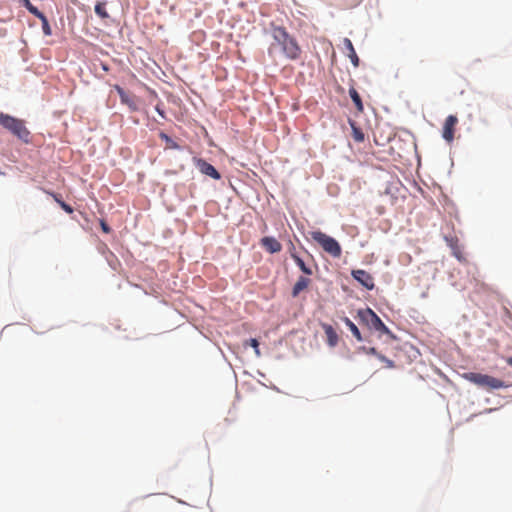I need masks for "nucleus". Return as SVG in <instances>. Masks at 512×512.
Masks as SVG:
<instances>
[{
  "label": "nucleus",
  "mask_w": 512,
  "mask_h": 512,
  "mask_svg": "<svg viewBox=\"0 0 512 512\" xmlns=\"http://www.w3.org/2000/svg\"><path fill=\"white\" fill-rule=\"evenodd\" d=\"M20 2L31 14H33L36 17L42 13L41 11L38 10L36 6H34L30 2V0H20Z\"/></svg>",
  "instance_id": "6ab92c4d"
},
{
  "label": "nucleus",
  "mask_w": 512,
  "mask_h": 512,
  "mask_svg": "<svg viewBox=\"0 0 512 512\" xmlns=\"http://www.w3.org/2000/svg\"><path fill=\"white\" fill-rule=\"evenodd\" d=\"M105 6V2H97V4L95 5V13L102 19H106L109 17Z\"/></svg>",
  "instance_id": "f3484780"
},
{
  "label": "nucleus",
  "mask_w": 512,
  "mask_h": 512,
  "mask_svg": "<svg viewBox=\"0 0 512 512\" xmlns=\"http://www.w3.org/2000/svg\"><path fill=\"white\" fill-rule=\"evenodd\" d=\"M353 138L357 142H362L364 140L363 132L359 128H356L354 126H353Z\"/></svg>",
  "instance_id": "aec40b11"
},
{
  "label": "nucleus",
  "mask_w": 512,
  "mask_h": 512,
  "mask_svg": "<svg viewBox=\"0 0 512 512\" xmlns=\"http://www.w3.org/2000/svg\"><path fill=\"white\" fill-rule=\"evenodd\" d=\"M349 95L353 101V103L355 104V107L356 109L359 111V112H362L363 111V103H362V100H361V97L359 95V93L356 91L355 88H350L349 89Z\"/></svg>",
  "instance_id": "dca6fc26"
},
{
  "label": "nucleus",
  "mask_w": 512,
  "mask_h": 512,
  "mask_svg": "<svg viewBox=\"0 0 512 512\" xmlns=\"http://www.w3.org/2000/svg\"><path fill=\"white\" fill-rule=\"evenodd\" d=\"M463 378L477 385L478 387L488 390L500 389L506 387L504 381L487 374L476 372H467L463 374Z\"/></svg>",
  "instance_id": "20e7f679"
},
{
  "label": "nucleus",
  "mask_w": 512,
  "mask_h": 512,
  "mask_svg": "<svg viewBox=\"0 0 512 512\" xmlns=\"http://www.w3.org/2000/svg\"><path fill=\"white\" fill-rule=\"evenodd\" d=\"M261 246L269 253H278L282 249L281 243L274 237L266 236L260 240Z\"/></svg>",
  "instance_id": "9d476101"
},
{
  "label": "nucleus",
  "mask_w": 512,
  "mask_h": 512,
  "mask_svg": "<svg viewBox=\"0 0 512 512\" xmlns=\"http://www.w3.org/2000/svg\"><path fill=\"white\" fill-rule=\"evenodd\" d=\"M245 344H249L251 347L255 349V353L257 356H260V350H259V342L255 338H251L248 341H246Z\"/></svg>",
  "instance_id": "412c9836"
},
{
  "label": "nucleus",
  "mask_w": 512,
  "mask_h": 512,
  "mask_svg": "<svg viewBox=\"0 0 512 512\" xmlns=\"http://www.w3.org/2000/svg\"><path fill=\"white\" fill-rule=\"evenodd\" d=\"M352 277L359 282L363 287L368 290H373L375 287L373 276L363 269L352 270Z\"/></svg>",
  "instance_id": "0eeeda50"
},
{
  "label": "nucleus",
  "mask_w": 512,
  "mask_h": 512,
  "mask_svg": "<svg viewBox=\"0 0 512 512\" xmlns=\"http://www.w3.org/2000/svg\"><path fill=\"white\" fill-rule=\"evenodd\" d=\"M60 207L69 214L73 213V208L64 201L60 202Z\"/></svg>",
  "instance_id": "5701e85b"
},
{
  "label": "nucleus",
  "mask_w": 512,
  "mask_h": 512,
  "mask_svg": "<svg viewBox=\"0 0 512 512\" xmlns=\"http://www.w3.org/2000/svg\"><path fill=\"white\" fill-rule=\"evenodd\" d=\"M343 322L358 341L363 340L360 330L348 317H344Z\"/></svg>",
  "instance_id": "2eb2a0df"
},
{
  "label": "nucleus",
  "mask_w": 512,
  "mask_h": 512,
  "mask_svg": "<svg viewBox=\"0 0 512 512\" xmlns=\"http://www.w3.org/2000/svg\"><path fill=\"white\" fill-rule=\"evenodd\" d=\"M369 353L376 355L377 354L376 348H374V347L370 348Z\"/></svg>",
  "instance_id": "cd10ccee"
},
{
  "label": "nucleus",
  "mask_w": 512,
  "mask_h": 512,
  "mask_svg": "<svg viewBox=\"0 0 512 512\" xmlns=\"http://www.w3.org/2000/svg\"><path fill=\"white\" fill-rule=\"evenodd\" d=\"M507 363H508L510 366H512V357H509V358L507 359Z\"/></svg>",
  "instance_id": "c85d7f7f"
},
{
  "label": "nucleus",
  "mask_w": 512,
  "mask_h": 512,
  "mask_svg": "<svg viewBox=\"0 0 512 512\" xmlns=\"http://www.w3.org/2000/svg\"><path fill=\"white\" fill-rule=\"evenodd\" d=\"M100 226L104 233H110L111 229L104 220L100 221Z\"/></svg>",
  "instance_id": "b1692460"
},
{
  "label": "nucleus",
  "mask_w": 512,
  "mask_h": 512,
  "mask_svg": "<svg viewBox=\"0 0 512 512\" xmlns=\"http://www.w3.org/2000/svg\"><path fill=\"white\" fill-rule=\"evenodd\" d=\"M156 111L162 116L164 117V112L159 108V106H156Z\"/></svg>",
  "instance_id": "bb28decb"
},
{
  "label": "nucleus",
  "mask_w": 512,
  "mask_h": 512,
  "mask_svg": "<svg viewBox=\"0 0 512 512\" xmlns=\"http://www.w3.org/2000/svg\"><path fill=\"white\" fill-rule=\"evenodd\" d=\"M193 162L196 168L204 175L211 177L214 180L221 179L220 173L216 170V168L208 163L206 160L202 158H194Z\"/></svg>",
  "instance_id": "423d86ee"
},
{
  "label": "nucleus",
  "mask_w": 512,
  "mask_h": 512,
  "mask_svg": "<svg viewBox=\"0 0 512 512\" xmlns=\"http://www.w3.org/2000/svg\"><path fill=\"white\" fill-rule=\"evenodd\" d=\"M357 317L360 322L367 326L370 330H375L380 333V335H388L394 338L391 330L383 323L380 317L371 309H360L357 312Z\"/></svg>",
  "instance_id": "7ed1b4c3"
},
{
  "label": "nucleus",
  "mask_w": 512,
  "mask_h": 512,
  "mask_svg": "<svg viewBox=\"0 0 512 512\" xmlns=\"http://www.w3.org/2000/svg\"><path fill=\"white\" fill-rule=\"evenodd\" d=\"M37 18H39L41 23H42L43 33L46 36H50L52 34V30H51V27L49 25L47 17L43 13H41L40 15L37 16Z\"/></svg>",
  "instance_id": "a211bd4d"
},
{
  "label": "nucleus",
  "mask_w": 512,
  "mask_h": 512,
  "mask_svg": "<svg viewBox=\"0 0 512 512\" xmlns=\"http://www.w3.org/2000/svg\"><path fill=\"white\" fill-rule=\"evenodd\" d=\"M293 260L295 262V264L299 267V269L305 274V275H312L313 274V270L311 267H309L308 265H306V263L304 262V260L299 256V255H293Z\"/></svg>",
  "instance_id": "4468645a"
},
{
  "label": "nucleus",
  "mask_w": 512,
  "mask_h": 512,
  "mask_svg": "<svg viewBox=\"0 0 512 512\" xmlns=\"http://www.w3.org/2000/svg\"><path fill=\"white\" fill-rule=\"evenodd\" d=\"M311 237L316 241L325 252L335 258H339L342 253L340 244L332 237L326 235L321 231H313Z\"/></svg>",
  "instance_id": "39448f33"
},
{
  "label": "nucleus",
  "mask_w": 512,
  "mask_h": 512,
  "mask_svg": "<svg viewBox=\"0 0 512 512\" xmlns=\"http://www.w3.org/2000/svg\"><path fill=\"white\" fill-rule=\"evenodd\" d=\"M114 89L117 91L122 104L127 105L131 111H137L139 109L138 100L134 95L127 93L119 85H115Z\"/></svg>",
  "instance_id": "1a4fd4ad"
},
{
  "label": "nucleus",
  "mask_w": 512,
  "mask_h": 512,
  "mask_svg": "<svg viewBox=\"0 0 512 512\" xmlns=\"http://www.w3.org/2000/svg\"><path fill=\"white\" fill-rule=\"evenodd\" d=\"M0 125L25 143L30 140V131L25 122L3 112H0Z\"/></svg>",
  "instance_id": "f03ea898"
},
{
  "label": "nucleus",
  "mask_w": 512,
  "mask_h": 512,
  "mask_svg": "<svg viewBox=\"0 0 512 512\" xmlns=\"http://www.w3.org/2000/svg\"><path fill=\"white\" fill-rule=\"evenodd\" d=\"M274 41L281 46L283 53L290 60H296L301 55L297 40L284 27H275L272 31Z\"/></svg>",
  "instance_id": "f257e3e1"
},
{
  "label": "nucleus",
  "mask_w": 512,
  "mask_h": 512,
  "mask_svg": "<svg viewBox=\"0 0 512 512\" xmlns=\"http://www.w3.org/2000/svg\"><path fill=\"white\" fill-rule=\"evenodd\" d=\"M322 328L327 338V344L330 347H335L338 344L339 337L336 330L329 324H322Z\"/></svg>",
  "instance_id": "f8f14e48"
},
{
  "label": "nucleus",
  "mask_w": 512,
  "mask_h": 512,
  "mask_svg": "<svg viewBox=\"0 0 512 512\" xmlns=\"http://www.w3.org/2000/svg\"><path fill=\"white\" fill-rule=\"evenodd\" d=\"M458 124V118L455 115H449L444 122L442 137L451 143L454 140L455 127Z\"/></svg>",
  "instance_id": "6e6552de"
},
{
  "label": "nucleus",
  "mask_w": 512,
  "mask_h": 512,
  "mask_svg": "<svg viewBox=\"0 0 512 512\" xmlns=\"http://www.w3.org/2000/svg\"><path fill=\"white\" fill-rule=\"evenodd\" d=\"M343 44L348 51L347 55L350 58L351 63L353 64L354 67H358L360 60L356 54V51L354 49V46H353L351 40L349 38H344Z\"/></svg>",
  "instance_id": "ddd939ff"
},
{
  "label": "nucleus",
  "mask_w": 512,
  "mask_h": 512,
  "mask_svg": "<svg viewBox=\"0 0 512 512\" xmlns=\"http://www.w3.org/2000/svg\"><path fill=\"white\" fill-rule=\"evenodd\" d=\"M288 252H289L290 257L292 259H293V255H298L297 252H296V247H295V245L293 244L292 241L289 242Z\"/></svg>",
  "instance_id": "4be33fe9"
},
{
  "label": "nucleus",
  "mask_w": 512,
  "mask_h": 512,
  "mask_svg": "<svg viewBox=\"0 0 512 512\" xmlns=\"http://www.w3.org/2000/svg\"><path fill=\"white\" fill-rule=\"evenodd\" d=\"M50 195L54 198V200L60 205V202H63L58 194L50 193Z\"/></svg>",
  "instance_id": "393cba45"
},
{
  "label": "nucleus",
  "mask_w": 512,
  "mask_h": 512,
  "mask_svg": "<svg viewBox=\"0 0 512 512\" xmlns=\"http://www.w3.org/2000/svg\"><path fill=\"white\" fill-rule=\"evenodd\" d=\"M311 282V279L306 276L298 277L291 291L292 297H298L302 291H304L310 286Z\"/></svg>",
  "instance_id": "9b49d317"
},
{
  "label": "nucleus",
  "mask_w": 512,
  "mask_h": 512,
  "mask_svg": "<svg viewBox=\"0 0 512 512\" xmlns=\"http://www.w3.org/2000/svg\"><path fill=\"white\" fill-rule=\"evenodd\" d=\"M380 359L386 361L389 364V366H393V362L391 360L386 359L384 356H381Z\"/></svg>",
  "instance_id": "a878e982"
}]
</instances>
